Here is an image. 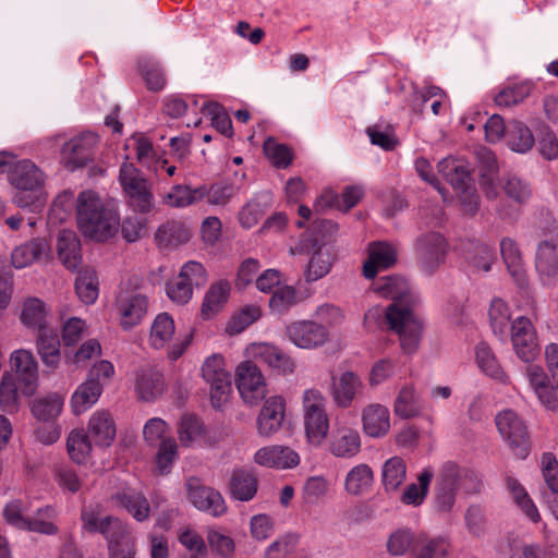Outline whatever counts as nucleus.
Here are the masks:
<instances>
[{
  "instance_id": "f257e3e1",
  "label": "nucleus",
  "mask_w": 558,
  "mask_h": 558,
  "mask_svg": "<svg viewBox=\"0 0 558 558\" xmlns=\"http://www.w3.org/2000/svg\"><path fill=\"white\" fill-rule=\"evenodd\" d=\"M376 291L392 301L385 311V317L389 328L399 336L402 351L414 353L418 348L423 326L412 310L415 296L409 282L403 277L388 276L376 283Z\"/></svg>"
},
{
  "instance_id": "f03ea898",
  "label": "nucleus",
  "mask_w": 558,
  "mask_h": 558,
  "mask_svg": "<svg viewBox=\"0 0 558 558\" xmlns=\"http://www.w3.org/2000/svg\"><path fill=\"white\" fill-rule=\"evenodd\" d=\"M76 218L81 232L98 242L112 238L120 225L117 211L108 208L93 191H83L78 194Z\"/></svg>"
},
{
  "instance_id": "7ed1b4c3",
  "label": "nucleus",
  "mask_w": 558,
  "mask_h": 558,
  "mask_svg": "<svg viewBox=\"0 0 558 558\" xmlns=\"http://www.w3.org/2000/svg\"><path fill=\"white\" fill-rule=\"evenodd\" d=\"M461 488L466 493H477L481 488V478L473 470L462 468L453 461L445 462L438 471L435 484L437 511L450 512Z\"/></svg>"
},
{
  "instance_id": "20e7f679",
  "label": "nucleus",
  "mask_w": 558,
  "mask_h": 558,
  "mask_svg": "<svg viewBox=\"0 0 558 558\" xmlns=\"http://www.w3.org/2000/svg\"><path fill=\"white\" fill-rule=\"evenodd\" d=\"M119 182L134 211L148 214L155 207L150 184L142 171L131 162H123L119 171Z\"/></svg>"
},
{
  "instance_id": "39448f33",
  "label": "nucleus",
  "mask_w": 558,
  "mask_h": 558,
  "mask_svg": "<svg viewBox=\"0 0 558 558\" xmlns=\"http://www.w3.org/2000/svg\"><path fill=\"white\" fill-rule=\"evenodd\" d=\"M207 281L204 266L195 260L186 262L179 275L167 283V295L180 305L186 304L193 295L194 287H202Z\"/></svg>"
},
{
  "instance_id": "423d86ee",
  "label": "nucleus",
  "mask_w": 558,
  "mask_h": 558,
  "mask_svg": "<svg viewBox=\"0 0 558 558\" xmlns=\"http://www.w3.org/2000/svg\"><path fill=\"white\" fill-rule=\"evenodd\" d=\"M204 380L209 385L210 401L214 408L225 404L231 392V374L225 367L221 355L214 354L206 359L202 367Z\"/></svg>"
},
{
  "instance_id": "0eeeda50",
  "label": "nucleus",
  "mask_w": 558,
  "mask_h": 558,
  "mask_svg": "<svg viewBox=\"0 0 558 558\" xmlns=\"http://www.w3.org/2000/svg\"><path fill=\"white\" fill-rule=\"evenodd\" d=\"M496 425L513 453L520 459H525L530 448L529 435L526 426L519 415L512 410H505L497 414Z\"/></svg>"
},
{
  "instance_id": "6e6552de",
  "label": "nucleus",
  "mask_w": 558,
  "mask_h": 558,
  "mask_svg": "<svg viewBox=\"0 0 558 558\" xmlns=\"http://www.w3.org/2000/svg\"><path fill=\"white\" fill-rule=\"evenodd\" d=\"M235 385L243 401L250 405H256L267 393L264 376L259 367L251 361L238 365Z\"/></svg>"
},
{
  "instance_id": "1a4fd4ad",
  "label": "nucleus",
  "mask_w": 558,
  "mask_h": 558,
  "mask_svg": "<svg viewBox=\"0 0 558 558\" xmlns=\"http://www.w3.org/2000/svg\"><path fill=\"white\" fill-rule=\"evenodd\" d=\"M447 243L439 232H427L417 236L415 255L420 267L426 274H433L444 262Z\"/></svg>"
},
{
  "instance_id": "9d476101",
  "label": "nucleus",
  "mask_w": 558,
  "mask_h": 558,
  "mask_svg": "<svg viewBox=\"0 0 558 558\" xmlns=\"http://www.w3.org/2000/svg\"><path fill=\"white\" fill-rule=\"evenodd\" d=\"M185 487L189 500L199 511L211 517H221L227 512V505L222 495L215 488L203 485L198 478L190 477Z\"/></svg>"
},
{
  "instance_id": "9b49d317",
  "label": "nucleus",
  "mask_w": 558,
  "mask_h": 558,
  "mask_svg": "<svg viewBox=\"0 0 558 558\" xmlns=\"http://www.w3.org/2000/svg\"><path fill=\"white\" fill-rule=\"evenodd\" d=\"M99 142L93 132H83L63 144L61 148L65 167L71 171L87 166L93 160L94 150Z\"/></svg>"
},
{
  "instance_id": "f8f14e48",
  "label": "nucleus",
  "mask_w": 558,
  "mask_h": 558,
  "mask_svg": "<svg viewBox=\"0 0 558 558\" xmlns=\"http://www.w3.org/2000/svg\"><path fill=\"white\" fill-rule=\"evenodd\" d=\"M289 340L299 348L314 349L323 345L328 339V330L313 320L294 322L287 326Z\"/></svg>"
},
{
  "instance_id": "ddd939ff",
  "label": "nucleus",
  "mask_w": 558,
  "mask_h": 558,
  "mask_svg": "<svg viewBox=\"0 0 558 558\" xmlns=\"http://www.w3.org/2000/svg\"><path fill=\"white\" fill-rule=\"evenodd\" d=\"M286 415V401L280 396H272L265 400L257 420L256 428L260 437L269 438L278 433Z\"/></svg>"
},
{
  "instance_id": "4468645a",
  "label": "nucleus",
  "mask_w": 558,
  "mask_h": 558,
  "mask_svg": "<svg viewBox=\"0 0 558 558\" xmlns=\"http://www.w3.org/2000/svg\"><path fill=\"white\" fill-rule=\"evenodd\" d=\"M476 159L481 189L488 199H496L499 195L497 157L490 149L481 147L476 150Z\"/></svg>"
},
{
  "instance_id": "2eb2a0df",
  "label": "nucleus",
  "mask_w": 558,
  "mask_h": 558,
  "mask_svg": "<svg viewBox=\"0 0 558 558\" xmlns=\"http://www.w3.org/2000/svg\"><path fill=\"white\" fill-rule=\"evenodd\" d=\"M11 365L17 375L22 392L32 396L38 381V364L28 350H15L11 354Z\"/></svg>"
},
{
  "instance_id": "dca6fc26",
  "label": "nucleus",
  "mask_w": 558,
  "mask_h": 558,
  "mask_svg": "<svg viewBox=\"0 0 558 558\" xmlns=\"http://www.w3.org/2000/svg\"><path fill=\"white\" fill-rule=\"evenodd\" d=\"M259 478L257 472L250 468L232 470L228 487L230 497L239 501H251L258 492Z\"/></svg>"
},
{
  "instance_id": "f3484780",
  "label": "nucleus",
  "mask_w": 558,
  "mask_h": 558,
  "mask_svg": "<svg viewBox=\"0 0 558 558\" xmlns=\"http://www.w3.org/2000/svg\"><path fill=\"white\" fill-rule=\"evenodd\" d=\"M254 462L265 468L284 470L298 466L300 457L290 447L272 445L258 449Z\"/></svg>"
},
{
  "instance_id": "a211bd4d",
  "label": "nucleus",
  "mask_w": 558,
  "mask_h": 558,
  "mask_svg": "<svg viewBox=\"0 0 558 558\" xmlns=\"http://www.w3.org/2000/svg\"><path fill=\"white\" fill-rule=\"evenodd\" d=\"M362 388L363 384L360 377L355 373L347 371L339 377H331L330 396L338 407L345 409L352 404Z\"/></svg>"
},
{
  "instance_id": "6ab92c4d",
  "label": "nucleus",
  "mask_w": 558,
  "mask_h": 558,
  "mask_svg": "<svg viewBox=\"0 0 558 558\" xmlns=\"http://www.w3.org/2000/svg\"><path fill=\"white\" fill-rule=\"evenodd\" d=\"M535 268L544 286L551 287L558 280V254L555 243L543 241L538 244Z\"/></svg>"
},
{
  "instance_id": "aec40b11",
  "label": "nucleus",
  "mask_w": 558,
  "mask_h": 558,
  "mask_svg": "<svg viewBox=\"0 0 558 558\" xmlns=\"http://www.w3.org/2000/svg\"><path fill=\"white\" fill-rule=\"evenodd\" d=\"M112 501L125 509L136 521L143 522L149 518L150 506L146 496L132 487H123L111 496Z\"/></svg>"
},
{
  "instance_id": "412c9836",
  "label": "nucleus",
  "mask_w": 558,
  "mask_h": 558,
  "mask_svg": "<svg viewBox=\"0 0 558 558\" xmlns=\"http://www.w3.org/2000/svg\"><path fill=\"white\" fill-rule=\"evenodd\" d=\"M135 390L143 401L156 400L165 390L162 374L151 365L140 367L136 372Z\"/></svg>"
},
{
  "instance_id": "4be33fe9",
  "label": "nucleus",
  "mask_w": 558,
  "mask_h": 558,
  "mask_svg": "<svg viewBox=\"0 0 558 558\" xmlns=\"http://www.w3.org/2000/svg\"><path fill=\"white\" fill-rule=\"evenodd\" d=\"M36 351L41 363L49 368V373H53L62 359L61 341L56 330L48 328L37 333Z\"/></svg>"
},
{
  "instance_id": "5701e85b",
  "label": "nucleus",
  "mask_w": 558,
  "mask_h": 558,
  "mask_svg": "<svg viewBox=\"0 0 558 558\" xmlns=\"http://www.w3.org/2000/svg\"><path fill=\"white\" fill-rule=\"evenodd\" d=\"M147 308V298L142 293H122L118 299V310L124 328L137 325L145 316Z\"/></svg>"
},
{
  "instance_id": "b1692460",
  "label": "nucleus",
  "mask_w": 558,
  "mask_h": 558,
  "mask_svg": "<svg viewBox=\"0 0 558 558\" xmlns=\"http://www.w3.org/2000/svg\"><path fill=\"white\" fill-rule=\"evenodd\" d=\"M368 251V259L363 265V275L367 279L374 278L379 269H387L397 262V251L389 243H371Z\"/></svg>"
},
{
  "instance_id": "393cba45",
  "label": "nucleus",
  "mask_w": 558,
  "mask_h": 558,
  "mask_svg": "<svg viewBox=\"0 0 558 558\" xmlns=\"http://www.w3.org/2000/svg\"><path fill=\"white\" fill-rule=\"evenodd\" d=\"M9 181L16 190H38L43 186L45 177L34 162L24 159L14 163Z\"/></svg>"
},
{
  "instance_id": "a878e982",
  "label": "nucleus",
  "mask_w": 558,
  "mask_h": 558,
  "mask_svg": "<svg viewBox=\"0 0 558 558\" xmlns=\"http://www.w3.org/2000/svg\"><path fill=\"white\" fill-rule=\"evenodd\" d=\"M58 257L64 267L71 271L78 269L82 263L81 242L72 230H61L56 244Z\"/></svg>"
},
{
  "instance_id": "bb28decb",
  "label": "nucleus",
  "mask_w": 558,
  "mask_h": 558,
  "mask_svg": "<svg viewBox=\"0 0 558 558\" xmlns=\"http://www.w3.org/2000/svg\"><path fill=\"white\" fill-rule=\"evenodd\" d=\"M49 252L50 248L46 239L36 238L13 250L11 254L12 264L15 268H24L44 257L48 258Z\"/></svg>"
},
{
  "instance_id": "cd10ccee",
  "label": "nucleus",
  "mask_w": 558,
  "mask_h": 558,
  "mask_svg": "<svg viewBox=\"0 0 558 558\" xmlns=\"http://www.w3.org/2000/svg\"><path fill=\"white\" fill-rule=\"evenodd\" d=\"M330 452L338 458H352L361 449L360 435L349 427L337 428L330 439Z\"/></svg>"
},
{
  "instance_id": "c85d7f7f",
  "label": "nucleus",
  "mask_w": 558,
  "mask_h": 558,
  "mask_svg": "<svg viewBox=\"0 0 558 558\" xmlns=\"http://www.w3.org/2000/svg\"><path fill=\"white\" fill-rule=\"evenodd\" d=\"M362 422L364 432L368 436H385L390 428L389 411L381 404H369L362 412Z\"/></svg>"
},
{
  "instance_id": "c756f323",
  "label": "nucleus",
  "mask_w": 558,
  "mask_h": 558,
  "mask_svg": "<svg viewBox=\"0 0 558 558\" xmlns=\"http://www.w3.org/2000/svg\"><path fill=\"white\" fill-rule=\"evenodd\" d=\"M500 254L511 277L519 287L527 284L526 275L523 268L521 252L518 244L511 238H504L500 241Z\"/></svg>"
},
{
  "instance_id": "7c9ffc66",
  "label": "nucleus",
  "mask_w": 558,
  "mask_h": 558,
  "mask_svg": "<svg viewBox=\"0 0 558 558\" xmlns=\"http://www.w3.org/2000/svg\"><path fill=\"white\" fill-rule=\"evenodd\" d=\"M88 434L98 446L108 447L114 439L116 425L108 411L95 412L88 423Z\"/></svg>"
},
{
  "instance_id": "2f4dec72",
  "label": "nucleus",
  "mask_w": 558,
  "mask_h": 558,
  "mask_svg": "<svg viewBox=\"0 0 558 558\" xmlns=\"http://www.w3.org/2000/svg\"><path fill=\"white\" fill-rule=\"evenodd\" d=\"M190 238V229L175 220L161 225L155 233V241L159 248L177 247L189 242Z\"/></svg>"
},
{
  "instance_id": "473e14b6",
  "label": "nucleus",
  "mask_w": 558,
  "mask_h": 558,
  "mask_svg": "<svg viewBox=\"0 0 558 558\" xmlns=\"http://www.w3.org/2000/svg\"><path fill=\"white\" fill-rule=\"evenodd\" d=\"M102 383L87 377L72 396L71 405L74 414L80 415L95 404L102 392Z\"/></svg>"
},
{
  "instance_id": "72a5a7b5",
  "label": "nucleus",
  "mask_w": 558,
  "mask_h": 558,
  "mask_svg": "<svg viewBox=\"0 0 558 558\" xmlns=\"http://www.w3.org/2000/svg\"><path fill=\"white\" fill-rule=\"evenodd\" d=\"M438 172L454 189L464 186L471 182V172L468 166L456 158H444L437 165Z\"/></svg>"
},
{
  "instance_id": "f704fd0d",
  "label": "nucleus",
  "mask_w": 558,
  "mask_h": 558,
  "mask_svg": "<svg viewBox=\"0 0 558 558\" xmlns=\"http://www.w3.org/2000/svg\"><path fill=\"white\" fill-rule=\"evenodd\" d=\"M230 294V284L226 280H220L210 286L206 292L201 313L206 319L217 314L225 303L227 302Z\"/></svg>"
},
{
  "instance_id": "c9c22d12",
  "label": "nucleus",
  "mask_w": 558,
  "mask_h": 558,
  "mask_svg": "<svg viewBox=\"0 0 558 558\" xmlns=\"http://www.w3.org/2000/svg\"><path fill=\"white\" fill-rule=\"evenodd\" d=\"M506 142L509 148L515 153L524 154L534 145V136L531 130L521 121L508 122Z\"/></svg>"
},
{
  "instance_id": "e433bc0d",
  "label": "nucleus",
  "mask_w": 558,
  "mask_h": 558,
  "mask_svg": "<svg viewBox=\"0 0 558 558\" xmlns=\"http://www.w3.org/2000/svg\"><path fill=\"white\" fill-rule=\"evenodd\" d=\"M335 255L330 247L320 246L311 257L305 271L306 282H314L325 277L331 269Z\"/></svg>"
},
{
  "instance_id": "4c0bfd02",
  "label": "nucleus",
  "mask_w": 558,
  "mask_h": 558,
  "mask_svg": "<svg viewBox=\"0 0 558 558\" xmlns=\"http://www.w3.org/2000/svg\"><path fill=\"white\" fill-rule=\"evenodd\" d=\"M257 355L264 363L282 374H291L294 371L293 360L276 345L260 344L257 349Z\"/></svg>"
},
{
  "instance_id": "58836bf2",
  "label": "nucleus",
  "mask_w": 558,
  "mask_h": 558,
  "mask_svg": "<svg viewBox=\"0 0 558 558\" xmlns=\"http://www.w3.org/2000/svg\"><path fill=\"white\" fill-rule=\"evenodd\" d=\"M58 518V511L52 506H45L36 510L32 518H28V532L44 535H56L59 532L54 520Z\"/></svg>"
},
{
  "instance_id": "ea45409f",
  "label": "nucleus",
  "mask_w": 558,
  "mask_h": 558,
  "mask_svg": "<svg viewBox=\"0 0 558 558\" xmlns=\"http://www.w3.org/2000/svg\"><path fill=\"white\" fill-rule=\"evenodd\" d=\"M62 407L63 399L58 393H50L35 399L32 402L31 411L38 421L49 423L60 415Z\"/></svg>"
},
{
  "instance_id": "a19ab883",
  "label": "nucleus",
  "mask_w": 558,
  "mask_h": 558,
  "mask_svg": "<svg viewBox=\"0 0 558 558\" xmlns=\"http://www.w3.org/2000/svg\"><path fill=\"white\" fill-rule=\"evenodd\" d=\"M374 481V473L367 464H359L351 469L344 482L348 494L359 496L367 492Z\"/></svg>"
},
{
  "instance_id": "79ce46f5",
  "label": "nucleus",
  "mask_w": 558,
  "mask_h": 558,
  "mask_svg": "<svg viewBox=\"0 0 558 558\" xmlns=\"http://www.w3.org/2000/svg\"><path fill=\"white\" fill-rule=\"evenodd\" d=\"M47 311L45 303L37 298H29L23 304L21 322L27 327L40 330L48 329L46 326Z\"/></svg>"
},
{
  "instance_id": "37998d69",
  "label": "nucleus",
  "mask_w": 558,
  "mask_h": 558,
  "mask_svg": "<svg viewBox=\"0 0 558 558\" xmlns=\"http://www.w3.org/2000/svg\"><path fill=\"white\" fill-rule=\"evenodd\" d=\"M205 196V186L191 189L187 185H174L163 197L165 203L173 208L192 205Z\"/></svg>"
},
{
  "instance_id": "c03bdc74",
  "label": "nucleus",
  "mask_w": 558,
  "mask_h": 558,
  "mask_svg": "<svg viewBox=\"0 0 558 558\" xmlns=\"http://www.w3.org/2000/svg\"><path fill=\"white\" fill-rule=\"evenodd\" d=\"M434 477V471L432 468H425L417 476L418 484H410L405 487L401 501L405 505L418 506L425 500L430 482Z\"/></svg>"
},
{
  "instance_id": "a18cd8bd",
  "label": "nucleus",
  "mask_w": 558,
  "mask_h": 558,
  "mask_svg": "<svg viewBox=\"0 0 558 558\" xmlns=\"http://www.w3.org/2000/svg\"><path fill=\"white\" fill-rule=\"evenodd\" d=\"M66 449L72 461L77 464L85 463L92 451L89 435L83 428L71 430L66 439Z\"/></svg>"
},
{
  "instance_id": "49530a36",
  "label": "nucleus",
  "mask_w": 558,
  "mask_h": 558,
  "mask_svg": "<svg viewBox=\"0 0 558 558\" xmlns=\"http://www.w3.org/2000/svg\"><path fill=\"white\" fill-rule=\"evenodd\" d=\"M75 291L85 304H93L98 298V279L93 268L85 267L75 279Z\"/></svg>"
},
{
  "instance_id": "de8ad7c7",
  "label": "nucleus",
  "mask_w": 558,
  "mask_h": 558,
  "mask_svg": "<svg viewBox=\"0 0 558 558\" xmlns=\"http://www.w3.org/2000/svg\"><path fill=\"white\" fill-rule=\"evenodd\" d=\"M270 195L263 194L250 201L239 213V221L242 227L250 229L257 225L269 207Z\"/></svg>"
},
{
  "instance_id": "09e8293b",
  "label": "nucleus",
  "mask_w": 558,
  "mask_h": 558,
  "mask_svg": "<svg viewBox=\"0 0 558 558\" xmlns=\"http://www.w3.org/2000/svg\"><path fill=\"white\" fill-rule=\"evenodd\" d=\"M174 335V322L168 313H161L155 318L150 329V343L155 349L163 348Z\"/></svg>"
},
{
  "instance_id": "8fccbe9b",
  "label": "nucleus",
  "mask_w": 558,
  "mask_h": 558,
  "mask_svg": "<svg viewBox=\"0 0 558 558\" xmlns=\"http://www.w3.org/2000/svg\"><path fill=\"white\" fill-rule=\"evenodd\" d=\"M407 466L400 457L388 459L383 465V483L386 490H397L404 482Z\"/></svg>"
},
{
  "instance_id": "3c124183",
  "label": "nucleus",
  "mask_w": 558,
  "mask_h": 558,
  "mask_svg": "<svg viewBox=\"0 0 558 558\" xmlns=\"http://www.w3.org/2000/svg\"><path fill=\"white\" fill-rule=\"evenodd\" d=\"M265 156L271 163L280 169L288 168L293 159L292 150L286 144L278 143L275 138L268 137L263 145Z\"/></svg>"
},
{
  "instance_id": "603ef678",
  "label": "nucleus",
  "mask_w": 558,
  "mask_h": 558,
  "mask_svg": "<svg viewBox=\"0 0 558 558\" xmlns=\"http://www.w3.org/2000/svg\"><path fill=\"white\" fill-rule=\"evenodd\" d=\"M298 303L296 290L291 286L278 287L269 299V308L275 315H284Z\"/></svg>"
},
{
  "instance_id": "864d4df0",
  "label": "nucleus",
  "mask_w": 558,
  "mask_h": 558,
  "mask_svg": "<svg viewBox=\"0 0 558 558\" xmlns=\"http://www.w3.org/2000/svg\"><path fill=\"white\" fill-rule=\"evenodd\" d=\"M101 534L106 537L109 549L123 547L126 543H135L128 525L114 517L111 518L110 524L106 526Z\"/></svg>"
},
{
  "instance_id": "5fc2aeb1",
  "label": "nucleus",
  "mask_w": 558,
  "mask_h": 558,
  "mask_svg": "<svg viewBox=\"0 0 558 558\" xmlns=\"http://www.w3.org/2000/svg\"><path fill=\"white\" fill-rule=\"evenodd\" d=\"M202 112L210 118L211 125L218 132L228 137L232 136V121L220 104L214 101L206 102L202 107Z\"/></svg>"
},
{
  "instance_id": "6e6d98bb",
  "label": "nucleus",
  "mask_w": 558,
  "mask_h": 558,
  "mask_svg": "<svg viewBox=\"0 0 558 558\" xmlns=\"http://www.w3.org/2000/svg\"><path fill=\"white\" fill-rule=\"evenodd\" d=\"M304 424L306 436L310 442L319 445L327 436L329 429V418L326 411L311 415H304Z\"/></svg>"
},
{
  "instance_id": "4d7b16f0",
  "label": "nucleus",
  "mask_w": 558,
  "mask_h": 558,
  "mask_svg": "<svg viewBox=\"0 0 558 558\" xmlns=\"http://www.w3.org/2000/svg\"><path fill=\"white\" fill-rule=\"evenodd\" d=\"M421 405L418 397L415 393L413 387H403L396 401H395V413L402 418H409L415 416L420 412Z\"/></svg>"
},
{
  "instance_id": "13d9d810",
  "label": "nucleus",
  "mask_w": 558,
  "mask_h": 558,
  "mask_svg": "<svg viewBox=\"0 0 558 558\" xmlns=\"http://www.w3.org/2000/svg\"><path fill=\"white\" fill-rule=\"evenodd\" d=\"M0 407L9 414L16 413L20 408L19 393L14 379L8 374L2 375L0 383Z\"/></svg>"
},
{
  "instance_id": "bf43d9fd",
  "label": "nucleus",
  "mask_w": 558,
  "mask_h": 558,
  "mask_svg": "<svg viewBox=\"0 0 558 558\" xmlns=\"http://www.w3.org/2000/svg\"><path fill=\"white\" fill-rule=\"evenodd\" d=\"M366 134L373 145L379 146L385 150H392L399 144L393 128L390 124L385 126L381 124L369 125L366 129Z\"/></svg>"
},
{
  "instance_id": "052dcab7",
  "label": "nucleus",
  "mask_w": 558,
  "mask_h": 558,
  "mask_svg": "<svg viewBox=\"0 0 558 558\" xmlns=\"http://www.w3.org/2000/svg\"><path fill=\"white\" fill-rule=\"evenodd\" d=\"M488 316L494 333L502 337L508 329L510 320V313L507 304L500 299L493 300L488 311Z\"/></svg>"
},
{
  "instance_id": "680f3d73",
  "label": "nucleus",
  "mask_w": 558,
  "mask_h": 558,
  "mask_svg": "<svg viewBox=\"0 0 558 558\" xmlns=\"http://www.w3.org/2000/svg\"><path fill=\"white\" fill-rule=\"evenodd\" d=\"M466 260L477 270L489 271L495 260L494 251L484 243H475L466 253Z\"/></svg>"
},
{
  "instance_id": "e2e57ef3",
  "label": "nucleus",
  "mask_w": 558,
  "mask_h": 558,
  "mask_svg": "<svg viewBox=\"0 0 558 558\" xmlns=\"http://www.w3.org/2000/svg\"><path fill=\"white\" fill-rule=\"evenodd\" d=\"M502 190L509 198L518 204L527 202L532 196L530 184L517 175H509L502 185Z\"/></svg>"
},
{
  "instance_id": "0e129e2a",
  "label": "nucleus",
  "mask_w": 558,
  "mask_h": 558,
  "mask_svg": "<svg viewBox=\"0 0 558 558\" xmlns=\"http://www.w3.org/2000/svg\"><path fill=\"white\" fill-rule=\"evenodd\" d=\"M475 353L477 364L483 372L493 378H502L504 372L486 343H478Z\"/></svg>"
},
{
  "instance_id": "69168bd1",
  "label": "nucleus",
  "mask_w": 558,
  "mask_h": 558,
  "mask_svg": "<svg viewBox=\"0 0 558 558\" xmlns=\"http://www.w3.org/2000/svg\"><path fill=\"white\" fill-rule=\"evenodd\" d=\"M178 458V446L173 438L162 440L158 445V452L156 454V464L160 474H168L171 465Z\"/></svg>"
},
{
  "instance_id": "338daca9",
  "label": "nucleus",
  "mask_w": 558,
  "mask_h": 558,
  "mask_svg": "<svg viewBox=\"0 0 558 558\" xmlns=\"http://www.w3.org/2000/svg\"><path fill=\"white\" fill-rule=\"evenodd\" d=\"M416 541L414 533L409 529H399L387 541V549L393 556H402Z\"/></svg>"
},
{
  "instance_id": "774afa93",
  "label": "nucleus",
  "mask_w": 558,
  "mask_h": 558,
  "mask_svg": "<svg viewBox=\"0 0 558 558\" xmlns=\"http://www.w3.org/2000/svg\"><path fill=\"white\" fill-rule=\"evenodd\" d=\"M512 345L518 357L524 363H532L539 354V345L536 335L529 337H515Z\"/></svg>"
}]
</instances>
